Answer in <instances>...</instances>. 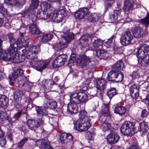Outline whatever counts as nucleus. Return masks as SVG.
<instances>
[{
  "label": "nucleus",
  "instance_id": "obj_61",
  "mask_svg": "<svg viewBox=\"0 0 149 149\" xmlns=\"http://www.w3.org/2000/svg\"><path fill=\"white\" fill-rule=\"evenodd\" d=\"M148 114V112L145 109H143L141 112V117L142 118L146 117Z\"/></svg>",
  "mask_w": 149,
  "mask_h": 149
},
{
  "label": "nucleus",
  "instance_id": "obj_64",
  "mask_svg": "<svg viewBox=\"0 0 149 149\" xmlns=\"http://www.w3.org/2000/svg\"><path fill=\"white\" fill-rule=\"evenodd\" d=\"M21 115V113L19 111L18 112L14 115L13 118L16 120H17L20 117Z\"/></svg>",
  "mask_w": 149,
  "mask_h": 149
},
{
  "label": "nucleus",
  "instance_id": "obj_32",
  "mask_svg": "<svg viewBox=\"0 0 149 149\" xmlns=\"http://www.w3.org/2000/svg\"><path fill=\"white\" fill-rule=\"evenodd\" d=\"M109 104H104L102 106V109L101 111L102 114L104 116H108L110 115L109 110Z\"/></svg>",
  "mask_w": 149,
  "mask_h": 149
},
{
  "label": "nucleus",
  "instance_id": "obj_30",
  "mask_svg": "<svg viewBox=\"0 0 149 149\" xmlns=\"http://www.w3.org/2000/svg\"><path fill=\"white\" fill-rule=\"evenodd\" d=\"M96 52L97 56L100 59H106L108 56L107 52L104 49L98 50Z\"/></svg>",
  "mask_w": 149,
  "mask_h": 149
},
{
  "label": "nucleus",
  "instance_id": "obj_55",
  "mask_svg": "<svg viewBox=\"0 0 149 149\" xmlns=\"http://www.w3.org/2000/svg\"><path fill=\"white\" fill-rule=\"evenodd\" d=\"M0 13L2 14L3 16L7 15V9L4 8L3 4L0 3Z\"/></svg>",
  "mask_w": 149,
  "mask_h": 149
},
{
  "label": "nucleus",
  "instance_id": "obj_27",
  "mask_svg": "<svg viewBox=\"0 0 149 149\" xmlns=\"http://www.w3.org/2000/svg\"><path fill=\"white\" fill-rule=\"evenodd\" d=\"M107 86L106 81L104 79H101L97 81L96 88L99 90L103 91L106 88Z\"/></svg>",
  "mask_w": 149,
  "mask_h": 149
},
{
  "label": "nucleus",
  "instance_id": "obj_52",
  "mask_svg": "<svg viewBox=\"0 0 149 149\" xmlns=\"http://www.w3.org/2000/svg\"><path fill=\"white\" fill-rule=\"evenodd\" d=\"M116 78L115 81L116 82H121L122 81L124 78V75L123 73L120 72L119 71Z\"/></svg>",
  "mask_w": 149,
  "mask_h": 149
},
{
  "label": "nucleus",
  "instance_id": "obj_13",
  "mask_svg": "<svg viewBox=\"0 0 149 149\" xmlns=\"http://www.w3.org/2000/svg\"><path fill=\"white\" fill-rule=\"evenodd\" d=\"M89 10L86 8H82L79 9L75 13V16L76 19H85L86 17Z\"/></svg>",
  "mask_w": 149,
  "mask_h": 149
},
{
  "label": "nucleus",
  "instance_id": "obj_14",
  "mask_svg": "<svg viewBox=\"0 0 149 149\" xmlns=\"http://www.w3.org/2000/svg\"><path fill=\"white\" fill-rule=\"evenodd\" d=\"M36 145L40 149H53L47 139L38 140L36 142Z\"/></svg>",
  "mask_w": 149,
  "mask_h": 149
},
{
  "label": "nucleus",
  "instance_id": "obj_54",
  "mask_svg": "<svg viewBox=\"0 0 149 149\" xmlns=\"http://www.w3.org/2000/svg\"><path fill=\"white\" fill-rule=\"evenodd\" d=\"M76 54H72L70 58V59L68 62V65L70 64V65H72L75 61H76Z\"/></svg>",
  "mask_w": 149,
  "mask_h": 149
},
{
  "label": "nucleus",
  "instance_id": "obj_42",
  "mask_svg": "<svg viewBox=\"0 0 149 149\" xmlns=\"http://www.w3.org/2000/svg\"><path fill=\"white\" fill-rule=\"evenodd\" d=\"M114 37V36L113 35L110 38L108 39L107 41L105 42L104 45L107 48L111 47L112 45L113 44Z\"/></svg>",
  "mask_w": 149,
  "mask_h": 149
},
{
  "label": "nucleus",
  "instance_id": "obj_47",
  "mask_svg": "<svg viewBox=\"0 0 149 149\" xmlns=\"http://www.w3.org/2000/svg\"><path fill=\"white\" fill-rule=\"evenodd\" d=\"M140 128L141 130H148L149 129L147 123L145 121L141 123L140 124Z\"/></svg>",
  "mask_w": 149,
  "mask_h": 149
},
{
  "label": "nucleus",
  "instance_id": "obj_8",
  "mask_svg": "<svg viewBox=\"0 0 149 149\" xmlns=\"http://www.w3.org/2000/svg\"><path fill=\"white\" fill-rule=\"evenodd\" d=\"M77 63L78 65L81 68L87 67L89 65L93 66L94 61H92L88 57L85 55L79 56L78 59Z\"/></svg>",
  "mask_w": 149,
  "mask_h": 149
},
{
  "label": "nucleus",
  "instance_id": "obj_16",
  "mask_svg": "<svg viewBox=\"0 0 149 149\" xmlns=\"http://www.w3.org/2000/svg\"><path fill=\"white\" fill-rule=\"evenodd\" d=\"M65 13V11L63 9L59 10L56 12L54 11L52 19L55 22H60L62 20L63 15Z\"/></svg>",
  "mask_w": 149,
  "mask_h": 149
},
{
  "label": "nucleus",
  "instance_id": "obj_4",
  "mask_svg": "<svg viewBox=\"0 0 149 149\" xmlns=\"http://www.w3.org/2000/svg\"><path fill=\"white\" fill-rule=\"evenodd\" d=\"M69 95L70 102L77 104L85 103L88 100L87 94L84 92L74 91L70 93Z\"/></svg>",
  "mask_w": 149,
  "mask_h": 149
},
{
  "label": "nucleus",
  "instance_id": "obj_6",
  "mask_svg": "<svg viewBox=\"0 0 149 149\" xmlns=\"http://www.w3.org/2000/svg\"><path fill=\"white\" fill-rule=\"evenodd\" d=\"M29 62L31 67L40 72H42L48 64L47 63L42 61H39L37 58L31 59L29 61Z\"/></svg>",
  "mask_w": 149,
  "mask_h": 149
},
{
  "label": "nucleus",
  "instance_id": "obj_18",
  "mask_svg": "<svg viewBox=\"0 0 149 149\" xmlns=\"http://www.w3.org/2000/svg\"><path fill=\"white\" fill-rule=\"evenodd\" d=\"M134 8L133 0H126L124 2L123 10L125 13L127 14Z\"/></svg>",
  "mask_w": 149,
  "mask_h": 149
},
{
  "label": "nucleus",
  "instance_id": "obj_1",
  "mask_svg": "<svg viewBox=\"0 0 149 149\" xmlns=\"http://www.w3.org/2000/svg\"><path fill=\"white\" fill-rule=\"evenodd\" d=\"M24 53L21 54L22 58H20L17 48L12 45L4 52L2 48L0 49V59H2L6 61H12L16 63L22 62L24 60Z\"/></svg>",
  "mask_w": 149,
  "mask_h": 149
},
{
  "label": "nucleus",
  "instance_id": "obj_7",
  "mask_svg": "<svg viewBox=\"0 0 149 149\" xmlns=\"http://www.w3.org/2000/svg\"><path fill=\"white\" fill-rule=\"evenodd\" d=\"M90 119L76 122L74 124V129L76 130H87L90 127Z\"/></svg>",
  "mask_w": 149,
  "mask_h": 149
},
{
  "label": "nucleus",
  "instance_id": "obj_28",
  "mask_svg": "<svg viewBox=\"0 0 149 149\" xmlns=\"http://www.w3.org/2000/svg\"><path fill=\"white\" fill-rule=\"evenodd\" d=\"M119 71L113 70L109 72L107 78V80L109 81H113L116 79V78Z\"/></svg>",
  "mask_w": 149,
  "mask_h": 149
},
{
  "label": "nucleus",
  "instance_id": "obj_39",
  "mask_svg": "<svg viewBox=\"0 0 149 149\" xmlns=\"http://www.w3.org/2000/svg\"><path fill=\"white\" fill-rule=\"evenodd\" d=\"M53 36V35L51 33H48L43 35L41 38V40L44 42H46L51 40Z\"/></svg>",
  "mask_w": 149,
  "mask_h": 149
},
{
  "label": "nucleus",
  "instance_id": "obj_50",
  "mask_svg": "<svg viewBox=\"0 0 149 149\" xmlns=\"http://www.w3.org/2000/svg\"><path fill=\"white\" fill-rule=\"evenodd\" d=\"M28 139L25 137L19 141L17 144V147L19 149H22L23 148V146L28 140Z\"/></svg>",
  "mask_w": 149,
  "mask_h": 149
},
{
  "label": "nucleus",
  "instance_id": "obj_44",
  "mask_svg": "<svg viewBox=\"0 0 149 149\" xmlns=\"http://www.w3.org/2000/svg\"><path fill=\"white\" fill-rule=\"evenodd\" d=\"M23 94L22 92L19 91H17L15 93L14 97V99L17 101H19L21 99Z\"/></svg>",
  "mask_w": 149,
  "mask_h": 149
},
{
  "label": "nucleus",
  "instance_id": "obj_62",
  "mask_svg": "<svg viewBox=\"0 0 149 149\" xmlns=\"http://www.w3.org/2000/svg\"><path fill=\"white\" fill-rule=\"evenodd\" d=\"M5 139L3 137L0 138V145L2 147H3L6 144Z\"/></svg>",
  "mask_w": 149,
  "mask_h": 149
},
{
  "label": "nucleus",
  "instance_id": "obj_35",
  "mask_svg": "<svg viewBox=\"0 0 149 149\" xmlns=\"http://www.w3.org/2000/svg\"><path fill=\"white\" fill-rule=\"evenodd\" d=\"M86 112L84 110L80 111L79 114V120L77 122H79L85 119H89V117L86 116Z\"/></svg>",
  "mask_w": 149,
  "mask_h": 149
},
{
  "label": "nucleus",
  "instance_id": "obj_40",
  "mask_svg": "<svg viewBox=\"0 0 149 149\" xmlns=\"http://www.w3.org/2000/svg\"><path fill=\"white\" fill-rule=\"evenodd\" d=\"M99 127L101 129L103 130H111L112 128L110 125L106 122H104L102 123Z\"/></svg>",
  "mask_w": 149,
  "mask_h": 149
},
{
  "label": "nucleus",
  "instance_id": "obj_37",
  "mask_svg": "<svg viewBox=\"0 0 149 149\" xmlns=\"http://www.w3.org/2000/svg\"><path fill=\"white\" fill-rule=\"evenodd\" d=\"M12 5H16L19 7L20 6L23 5L25 3V0H7Z\"/></svg>",
  "mask_w": 149,
  "mask_h": 149
},
{
  "label": "nucleus",
  "instance_id": "obj_11",
  "mask_svg": "<svg viewBox=\"0 0 149 149\" xmlns=\"http://www.w3.org/2000/svg\"><path fill=\"white\" fill-rule=\"evenodd\" d=\"M133 39V36L131 33L128 31H126L122 34L120 41L122 45L126 46L131 43V41Z\"/></svg>",
  "mask_w": 149,
  "mask_h": 149
},
{
  "label": "nucleus",
  "instance_id": "obj_63",
  "mask_svg": "<svg viewBox=\"0 0 149 149\" xmlns=\"http://www.w3.org/2000/svg\"><path fill=\"white\" fill-rule=\"evenodd\" d=\"M141 49H142V50L143 51H145V52H146L147 53L149 52V46H143L140 47Z\"/></svg>",
  "mask_w": 149,
  "mask_h": 149
},
{
  "label": "nucleus",
  "instance_id": "obj_5",
  "mask_svg": "<svg viewBox=\"0 0 149 149\" xmlns=\"http://www.w3.org/2000/svg\"><path fill=\"white\" fill-rule=\"evenodd\" d=\"M137 52V57L140 65L143 68L149 66V54L140 47L138 49Z\"/></svg>",
  "mask_w": 149,
  "mask_h": 149
},
{
  "label": "nucleus",
  "instance_id": "obj_46",
  "mask_svg": "<svg viewBox=\"0 0 149 149\" xmlns=\"http://www.w3.org/2000/svg\"><path fill=\"white\" fill-rule=\"evenodd\" d=\"M80 42L81 45L84 47H86L88 45L87 43V40L86 37H82L80 39Z\"/></svg>",
  "mask_w": 149,
  "mask_h": 149
},
{
  "label": "nucleus",
  "instance_id": "obj_20",
  "mask_svg": "<svg viewBox=\"0 0 149 149\" xmlns=\"http://www.w3.org/2000/svg\"><path fill=\"white\" fill-rule=\"evenodd\" d=\"M122 10L121 8H116L114 10L113 13L111 16L110 19L111 20L114 21L115 20H120L121 18V13Z\"/></svg>",
  "mask_w": 149,
  "mask_h": 149
},
{
  "label": "nucleus",
  "instance_id": "obj_56",
  "mask_svg": "<svg viewBox=\"0 0 149 149\" xmlns=\"http://www.w3.org/2000/svg\"><path fill=\"white\" fill-rule=\"evenodd\" d=\"M6 116V113L4 112H2L0 113V124L4 120H5Z\"/></svg>",
  "mask_w": 149,
  "mask_h": 149
},
{
  "label": "nucleus",
  "instance_id": "obj_60",
  "mask_svg": "<svg viewBox=\"0 0 149 149\" xmlns=\"http://www.w3.org/2000/svg\"><path fill=\"white\" fill-rule=\"evenodd\" d=\"M139 91H137L135 93L133 92L130 93V95L134 99H137L139 95Z\"/></svg>",
  "mask_w": 149,
  "mask_h": 149
},
{
  "label": "nucleus",
  "instance_id": "obj_38",
  "mask_svg": "<svg viewBox=\"0 0 149 149\" xmlns=\"http://www.w3.org/2000/svg\"><path fill=\"white\" fill-rule=\"evenodd\" d=\"M8 99L4 95H2L0 98V106L3 107L8 103Z\"/></svg>",
  "mask_w": 149,
  "mask_h": 149
},
{
  "label": "nucleus",
  "instance_id": "obj_23",
  "mask_svg": "<svg viewBox=\"0 0 149 149\" xmlns=\"http://www.w3.org/2000/svg\"><path fill=\"white\" fill-rule=\"evenodd\" d=\"M73 137L72 135L68 133H63L60 137V139L63 144L72 141Z\"/></svg>",
  "mask_w": 149,
  "mask_h": 149
},
{
  "label": "nucleus",
  "instance_id": "obj_25",
  "mask_svg": "<svg viewBox=\"0 0 149 149\" xmlns=\"http://www.w3.org/2000/svg\"><path fill=\"white\" fill-rule=\"evenodd\" d=\"M134 130L136 129L132 123L129 121H125L123 123L120 128V130Z\"/></svg>",
  "mask_w": 149,
  "mask_h": 149
},
{
  "label": "nucleus",
  "instance_id": "obj_19",
  "mask_svg": "<svg viewBox=\"0 0 149 149\" xmlns=\"http://www.w3.org/2000/svg\"><path fill=\"white\" fill-rule=\"evenodd\" d=\"M23 74V70L21 69H18L15 70L11 75L9 77L10 81L14 83L15 79L19 76H22Z\"/></svg>",
  "mask_w": 149,
  "mask_h": 149
},
{
  "label": "nucleus",
  "instance_id": "obj_53",
  "mask_svg": "<svg viewBox=\"0 0 149 149\" xmlns=\"http://www.w3.org/2000/svg\"><path fill=\"white\" fill-rule=\"evenodd\" d=\"M8 37L10 43V46L11 45H12L14 46V45L13 44H15V40L13 38V34L12 33H9L8 35Z\"/></svg>",
  "mask_w": 149,
  "mask_h": 149
},
{
  "label": "nucleus",
  "instance_id": "obj_43",
  "mask_svg": "<svg viewBox=\"0 0 149 149\" xmlns=\"http://www.w3.org/2000/svg\"><path fill=\"white\" fill-rule=\"evenodd\" d=\"M107 94L110 99H111L116 94L115 88H111L108 91Z\"/></svg>",
  "mask_w": 149,
  "mask_h": 149
},
{
  "label": "nucleus",
  "instance_id": "obj_10",
  "mask_svg": "<svg viewBox=\"0 0 149 149\" xmlns=\"http://www.w3.org/2000/svg\"><path fill=\"white\" fill-rule=\"evenodd\" d=\"M68 56L64 54H61L58 56L52 64L54 68H58L62 66L67 62Z\"/></svg>",
  "mask_w": 149,
  "mask_h": 149
},
{
  "label": "nucleus",
  "instance_id": "obj_34",
  "mask_svg": "<svg viewBox=\"0 0 149 149\" xmlns=\"http://www.w3.org/2000/svg\"><path fill=\"white\" fill-rule=\"evenodd\" d=\"M45 83L44 84V86L46 88V89L48 91H52L51 90L52 86L55 83L52 79H49V80H46Z\"/></svg>",
  "mask_w": 149,
  "mask_h": 149
},
{
  "label": "nucleus",
  "instance_id": "obj_21",
  "mask_svg": "<svg viewBox=\"0 0 149 149\" xmlns=\"http://www.w3.org/2000/svg\"><path fill=\"white\" fill-rule=\"evenodd\" d=\"M78 111V107L77 104L70 102L68 105L67 112L68 113L71 114L77 113Z\"/></svg>",
  "mask_w": 149,
  "mask_h": 149
},
{
  "label": "nucleus",
  "instance_id": "obj_31",
  "mask_svg": "<svg viewBox=\"0 0 149 149\" xmlns=\"http://www.w3.org/2000/svg\"><path fill=\"white\" fill-rule=\"evenodd\" d=\"M143 30L139 26L135 27L133 31V35L134 38H139L141 37L143 34Z\"/></svg>",
  "mask_w": 149,
  "mask_h": 149
},
{
  "label": "nucleus",
  "instance_id": "obj_57",
  "mask_svg": "<svg viewBox=\"0 0 149 149\" xmlns=\"http://www.w3.org/2000/svg\"><path fill=\"white\" fill-rule=\"evenodd\" d=\"M134 131H120V132L124 135L128 136H131L134 134Z\"/></svg>",
  "mask_w": 149,
  "mask_h": 149
},
{
  "label": "nucleus",
  "instance_id": "obj_49",
  "mask_svg": "<svg viewBox=\"0 0 149 149\" xmlns=\"http://www.w3.org/2000/svg\"><path fill=\"white\" fill-rule=\"evenodd\" d=\"M122 63L120 61H119L113 65L112 67L113 70H115L116 71H119L121 69V66Z\"/></svg>",
  "mask_w": 149,
  "mask_h": 149
},
{
  "label": "nucleus",
  "instance_id": "obj_41",
  "mask_svg": "<svg viewBox=\"0 0 149 149\" xmlns=\"http://www.w3.org/2000/svg\"><path fill=\"white\" fill-rule=\"evenodd\" d=\"M139 22L141 24L145 25L146 27L148 26L149 25V13L148 12L146 17L141 19Z\"/></svg>",
  "mask_w": 149,
  "mask_h": 149
},
{
  "label": "nucleus",
  "instance_id": "obj_59",
  "mask_svg": "<svg viewBox=\"0 0 149 149\" xmlns=\"http://www.w3.org/2000/svg\"><path fill=\"white\" fill-rule=\"evenodd\" d=\"M127 149H139L137 142H133L130 148Z\"/></svg>",
  "mask_w": 149,
  "mask_h": 149
},
{
  "label": "nucleus",
  "instance_id": "obj_9",
  "mask_svg": "<svg viewBox=\"0 0 149 149\" xmlns=\"http://www.w3.org/2000/svg\"><path fill=\"white\" fill-rule=\"evenodd\" d=\"M44 123V121L42 118H37L34 120L29 119L27 122V124L29 129L35 130L40 126V124Z\"/></svg>",
  "mask_w": 149,
  "mask_h": 149
},
{
  "label": "nucleus",
  "instance_id": "obj_2",
  "mask_svg": "<svg viewBox=\"0 0 149 149\" xmlns=\"http://www.w3.org/2000/svg\"><path fill=\"white\" fill-rule=\"evenodd\" d=\"M55 34L58 38L61 39L59 42L56 44L55 46L58 50L66 47L67 44L65 42L68 43L74 38L73 34L70 33L69 29L67 27L64 28L63 32H57Z\"/></svg>",
  "mask_w": 149,
  "mask_h": 149
},
{
  "label": "nucleus",
  "instance_id": "obj_17",
  "mask_svg": "<svg viewBox=\"0 0 149 149\" xmlns=\"http://www.w3.org/2000/svg\"><path fill=\"white\" fill-rule=\"evenodd\" d=\"M18 83L19 86L24 87V88L27 91L30 90L31 87L33 85V83L29 82L25 77L23 78L22 80H19Z\"/></svg>",
  "mask_w": 149,
  "mask_h": 149
},
{
  "label": "nucleus",
  "instance_id": "obj_48",
  "mask_svg": "<svg viewBox=\"0 0 149 149\" xmlns=\"http://www.w3.org/2000/svg\"><path fill=\"white\" fill-rule=\"evenodd\" d=\"M129 91L130 93L136 92L137 91H139V87L136 84H133L130 88Z\"/></svg>",
  "mask_w": 149,
  "mask_h": 149
},
{
  "label": "nucleus",
  "instance_id": "obj_12",
  "mask_svg": "<svg viewBox=\"0 0 149 149\" xmlns=\"http://www.w3.org/2000/svg\"><path fill=\"white\" fill-rule=\"evenodd\" d=\"M19 50L21 51L22 52V53H20L19 54V57L20 58H22V56L21 55V54H22L24 53V54L25 56V58L26 55V56H29V57H30V58H32L33 55H36V54H37L38 53V52L39 51V47L38 46H33L32 47V48H30V51H31V52L29 51V52L28 53V51H26L25 49H20ZM25 58H24V59Z\"/></svg>",
  "mask_w": 149,
  "mask_h": 149
},
{
  "label": "nucleus",
  "instance_id": "obj_26",
  "mask_svg": "<svg viewBox=\"0 0 149 149\" xmlns=\"http://www.w3.org/2000/svg\"><path fill=\"white\" fill-rule=\"evenodd\" d=\"M47 108L44 107H40L36 106V111L38 115L40 117L46 116L48 115V112L47 110Z\"/></svg>",
  "mask_w": 149,
  "mask_h": 149
},
{
  "label": "nucleus",
  "instance_id": "obj_3",
  "mask_svg": "<svg viewBox=\"0 0 149 149\" xmlns=\"http://www.w3.org/2000/svg\"><path fill=\"white\" fill-rule=\"evenodd\" d=\"M52 2L50 1L42 3L44 10L42 11L41 10H40L37 11V18L38 19H47L49 18L52 19L55 9L53 6H52Z\"/></svg>",
  "mask_w": 149,
  "mask_h": 149
},
{
  "label": "nucleus",
  "instance_id": "obj_22",
  "mask_svg": "<svg viewBox=\"0 0 149 149\" xmlns=\"http://www.w3.org/2000/svg\"><path fill=\"white\" fill-rule=\"evenodd\" d=\"M100 18L99 15L96 13H88L85 19L86 21L94 22L97 21Z\"/></svg>",
  "mask_w": 149,
  "mask_h": 149
},
{
  "label": "nucleus",
  "instance_id": "obj_45",
  "mask_svg": "<svg viewBox=\"0 0 149 149\" xmlns=\"http://www.w3.org/2000/svg\"><path fill=\"white\" fill-rule=\"evenodd\" d=\"M95 134L94 131H87L86 135V138L88 140H91Z\"/></svg>",
  "mask_w": 149,
  "mask_h": 149
},
{
  "label": "nucleus",
  "instance_id": "obj_51",
  "mask_svg": "<svg viewBox=\"0 0 149 149\" xmlns=\"http://www.w3.org/2000/svg\"><path fill=\"white\" fill-rule=\"evenodd\" d=\"M48 106L52 109H54L57 107V103L54 101H52L48 103Z\"/></svg>",
  "mask_w": 149,
  "mask_h": 149
},
{
  "label": "nucleus",
  "instance_id": "obj_58",
  "mask_svg": "<svg viewBox=\"0 0 149 149\" xmlns=\"http://www.w3.org/2000/svg\"><path fill=\"white\" fill-rule=\"evenodd\" d=\"M114 2L113 0H106L105 1V6L107 8L111 6Z\"/></svg>",
  "mask_w": 149,
  "mask_h": 149
},
{
  "label": "nucleus",
  "instance_id": "obj_15",
  "mask_svg": "<svg viewBox=\"0 0 149 149\" xmlns=\"http://www.w3.org/2000/svg\"><path fill=\"white\" fill-rule=\"evenodd\" d=\"M120 137L116 133H110L107 136V139L108 142L111 144H114L117 142Z\"/></svg>",
  "mask_w": 149,
  "mask_h": 149
},
{
  "label": "nucleus",
  "instance_id": "obj_33",
  "mask_svg": "<svg viewBox=\"0 0 149 149\" xmlns=\"http://www.w3.org/2000/svg\"><path fill=\"white\" fill-rule=\"evenodd\" d=\"M126 110L125 107L122 106H117L114 109L115 113L119 115L124 114Z\"/></svg>",
  "mask_w": 149,
  "mask_h": 149
},
{
  "label": "nucleus",
  "instance_id": "obj_29",
  "mask_svg": "<svg viewBox=\"0 0 149 149\" xmlns=\"http://www.w3.org/2000/svg\"><path fill=\"white\" fill-rule=\"evenodd\" d=\"M29 29L31 33L33 34L38 35L41 33L37 25L34 23L29 26Z\"/></svg>",
  "mask_w": 149,
  "mask_h": 149
},
{
  "label": "nucleus",
  "instance_id": "obj_36",
  "mask_svg": "<svg viewBox=\"0 0 149 149\" xmlns=\"http://www.w3.org/2000/svg\"><path fill=\"white\" fill-rule=\"evenodd\" d=\"M93 41V46L95 48H98L101 46L103 43V41L96 38H93L91 41Z\"/></svg>",
  "mask_w": 149,
  "mask_h": 149
},
{
  "label": "nucleus",
  "instance_id": "obj_24",
  "mask_svg": "<svg viewBox=\"0 0 149 149\" xmlns=\"http://www.w3.org/2000/svg\"><path fill=\"white\" fill-rule=\"evenodd\" d=\"M38 3V0H32L29 8L24 11V13H31L32 12H34V10L37 8Z\"/></svg>",
  "mask_w": 149,
  "mask_h": 149
}]
</instances>
